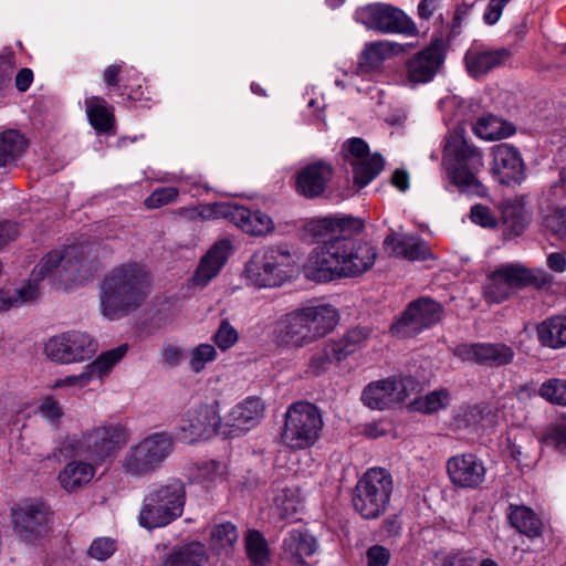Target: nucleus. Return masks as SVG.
<instances>
[{"mask_svg": "<svg viewBox=\"0 0 566 566\" xmlns=\"http://www.w3.org/2000/svg\"><path fill=\"white\" fill-rule=\"evenodd\" d=\"M318 549L316 538L305 528H296L287 532L282 544V558L290 566H310L307 557L313 556Z\"/></svg>", "mask_w": 566, "mask_h": 566, "instance_id": "24", "label": "nucleus"}, {"mask_svg": "<svg viewBox=\"0 0 566 566\" xmlns=\"http://www.w3.org/2000/svg\"><path fill=\"white\" fill-rule=\"evenodd\" d=\"M271 549L268 541L258 531H250V566H269Z\"/></svg>", "mask_w": 566, "mask_h": 566, "instance_id": "47", "label": "nucleus"}, {"mask_svg": "<svg viewBox=\"0 0 566 566\" xmlns=\"http://www.w3.org/2000/svg\"><path fill=\"white\" fill-rule=\"evenodd\" d=\"M342 360H344L342 348L328 340L311 356L306 373L311 376H319L328 370L333 363Z\"/></svg>", "mask_w": 566, "mask_h": 566, "instance_id": "39", "label": "nucleus"}, {"mask_svg": "<svg viewBox=\"0 0 566 566\" xmlns=\"http://www.w3.org/2000/svg\"><path fill=\"white\" fill-rule=\"evenodd\" d=\"M536 331L543 346L554 349L566 346V315L546 318L537 325Z\"/></svg>", "mask_w": 566, "mask_h": 566, "instance_id": "32", "label": "nucleus"}, {"mask_svg": "<svg viewBox=\"0 0 566 566\" xmlns=\"http://www.w3.org/2000/svg\"><path fill=\"white\" fill-rule=\"evenodd\" d=\"M470 219L473 223L484 228H493L496 226V220L491 209L481 203L474 205L471 208Z\"/></svg>", "mask_w": 566, "mask_h": 566, "instance_id": "58", "label": "nucleus"}, {"mask_svg": "<svg viewBox=\"0 0 566 566\" xmlns=\"http://www.w3.org/2000/svg\"><path fill=\"white\" fill-rule=\"evenodd\" d=\"M44 349L50 359L72 364L92 357L97 350V343L85 332L70 331L51 337Z\"/></svg>", "mask_w": 566, "mask_h": 566, "instance_id": "15", "label": "nucleus"}, {"mask_svg": "<svg viewBox=\"0 0 566 566\" xmlns=\"http://www.w3.org/2000/svg\"><path fill=\"white\" fill-rule=\"evenodd\" d=\"M228 467L217 460H200L189 468V478L205 489H211L226 481Z\"/></svg>", "mask_w": 566, "mask_h": 566, "instance_id": "30", "label": "nucleus"}, {"mask_svg": "<svg viewBox=\"0 0 566 566\" xmlns=\"http://www.w3.org/2000/svg\"><path fill=\"white\" fill-rule=\"evenodd\" d=\"M238 539V532L232 523L214 525L210 533V547L218 554H228Z\"/></svg>", "mask_w": 566, "mask_h": 566, "instance_id": "45", "label": "nucleus"}, {"mask_svg": "<svg viewBox=\"0 0 566 566\" xmlns=\"http://www.w3.org/2000/svg\"><path fill=\"white\" fill-rule=\"evenodd\" d=\"M116 549L117 544L115 539L111 537H97L92 542L87 553L90 557L102 562L108 559Z\"/></svg>", "mask_w": 566, "mask_h": 566, "instance_id": "53", "label": "nucleus"}, {"mask_svg": "<svg viewBox=\"0 0 566 566\" xmlns=\"http://www.w3.org/2000/svg\"><path fill=\"white\" fill-rule=\"evenodd\" d=\"M450 401L451 395L449 390L441 388L415 399L412 408L416 411L430 415L446 409L450 405Z\"/></svg>", "mask_w": 566, "mask_h": 566, "instance_id": "44", "label": "nucleus"}, {"mask_svg": "<svg viewBox=\"0 0 566 566\" xmlns=\"http://www.w3.org/2000/svg\"><path fill=\"white\" fill-rule=\"evenodd\" d=\"M313 342L329 334L337 325L339 315L329 304L300 307Z\"/></svg>", "mask_w": 566, "mask_h": 566, "instance_id": "28", "label": "nucleus"}, {"mask_svg": "<svg viewBox=\"0 0 566 566\" xmlns=\"http://www.w3.org/2000/svg\"><path fill=\"white\" fill-rule=\"evenodd\" d=\"M510 57L511 52L505 48L484 49L473 46L465 53L464 61L469 74L479 77L503 65Z\"/></svg>", "mask_w": 566, "mask_h": 566, "instance_id": "27", "label": "nucleus"}, {"mask_svg": "<svg viewBox=\"0 0 566 566\" xmlns=\"http://www.w3.org/2000/svg\"><path fill=\"white\" fill-rule=\"evenodd\" d=\"M392 491L391 473L380 467L369 468L356 483L353 506L366 520L378 518L387 511Z\"/></svg>", "mask_w": 566, "mask_h": 566, "instance_id": "9", "label": "nucleus"}, {"mask_svg": "<svg viewBox=\"0 0 566 566\" xmlns=\"http://www.w3.org/2000/svg\"><path fill=\"white\" fill-rule=\"evenodd\" d=\"M443 165L451 182L461 192L484 196L485 187L478 178L484 168L482 151L469 144L463 128H454L446 139Z\"/></svg>", "mask_w": 566, "mask_h": 566, "instance_id": "4", "label": "nucleus"}, {"mask_svg": "<svg viewBox=\"0 0 566 566\" xmlns=\"http://www.w3.org/2000/svg\"><path fill=\"white\" fill-rule=\"evenodd\" d=\"M454 355L464 361L501 367L512 363L515 354L513 348L504 343H473L457 346Z\"/></svg>", "mask_w": 566, "mask_h": 566, "instance_id": "21", "label": "nucleus"}, {"mask_svg": "<svg viewBox=\"0 0 566 566\" xmlns=\"http://www.w3.org/2000/svg\"><path fill=\"white\" fill-rule=\"evenodd\" d=\"M250 282L258 287L279 286L294 274L295 259L286 250L263 248L251 260Z\"/></svg>", "mask_w": 566, "mask_h": 566, "instance_id": "10", "label": "nucleus"}, {"mask_svg": "<svg viewBox=\"0 0 566 566\" xmlns=\"http://www.w3.org/2000/svg\"><path fill=\"white\" fill-rule=\"evenodd\" d=\"M346 159L348 163L355 159H363L365 156H373V154L369 153L367 143L361 138L354 137L348 139L346 143Z\"/></svg>", "mask_w": 566, "mask_h": 566, "instance_id": "60", "label": "nucleus"}, {"mask_svg": "<svg viewBox=\"0 0 566 566\" xmlns=\"http://www.w3.org/2000/svg\"><path fill=\"white\" fill-rule=\"evenodd\" d=\"M40 416L50 422H57L64 415L61 403L52 396L43 398L38 408Z\"/></svg>", "mask_w": 566, "mask_h": 566, "instance_id": "56", "label": "nucleus"}, {"mask_svg": "<svg viewBox=\"0 0 566 566\" xmlns=\"http://www.w3.org/2000/svg\"><path fill=\"white\" fill-rule=\"evenodd\" d=\"M95 465L84 461H71L59 473L61 486L67 492H75L88 484L95 475Z\"/></svg>", "mask_w": 566, "mask_h": 566, "instance_id": "31", "label": "nucleus"}, {"mask_svg": "<svg viewBox=\"0 0 566 566\" xmlns=\"http://www.w3.org/2000/svg\"><path fill=\"white\" fill-rule=\"evenodd\" d=\"M24 137L14 129L0 134V167L13 163L25 148Z\"/></svg>", "mask_w": 566, "mask_h": 566, "instance_id": "41", "label": "nucleus"}, {"mask_svg": "<svg viewBox=\"0 0 566 566\" xmlns=\"http://www.w3.org/2000/svg\"><path fill=\"white\" fill-rule=\"evenodd\" d=\"M217 358L218 352L213 344L200 343L189 349L188 366L192 373L199 374Z\"/></svg>", "mask_w": 566, "mask_h": 566, "instance_id": "46", "label": "nucleus"}, {"mask_svg": "<svg viewBox=\"0 0 566 566\" xmlns=\"http://www.w3.org/2000/svg\"><path fill=\"white\" fill-rule=\"evenodd\" d=\"M90 375L83 368L81 374L70 375L64 378L56 379L52 385V389L70 388L73 394H76L92 384Z\"/></svg>", "mask_w": 566, "mask_h": 566, "instance_id": "51", "label": "nucleus"}, {"mask_svg": "<svg viewBox=\"0 0 566 566\" xmlns=\"http://www.w3.org/2000/svg\"><path fill=\"white\" fill-rule=\"evenodd\" d=\"M324 420L321 410L307 401L287 407L281 431V443L290 450H305L321 438Z\"/></svg>", "mask_w": 566, "mask_h": 566, "instance_id": "8", "label": "nucleus"}, {"mask_svg": "<svg viewBox=\"0 0 566 566\" xmlns=\"http://www.w3.org/2000/svg\"><path fill=\"white\" fill-rule=\"evenodd\" d=\"M490 171L502 185L521 184L525 179V163L520 150L509 143H501L491 148Z\"/></svg>", "mask_w": 566, "mask_h": 566, "instance_id": "17", "label": "nucleus"}, {"mask_svg": "<svg viewBox=\"0 0 566 566\" xmlns=\"http://www.w3.org/2000/svg\"><path fill=\"white\" fill-rule=\"evenodd\" d=\"M532 277L526 268L521 264H505L493 271L484 287V297L491 303L506 301L516 289L531 282Z\"/></svg>", "mask_w": 566, "mask_h": 566, "instance_id": "16", "label": "nucleus"}, {"mask_svg": "<svg viewBox=\"0 0 566 566\" xmlns=\"http://www.w3.org/2000/svg\"><path fill=\"white\" fill-rule=\"evenodd\" d=\"M515 132L516 128L512 123L493 115L482 116L473 125V133L485 140L507 138Z\"/></svg>", "mask_w": 566, "mask_h": 566, "instance_id": "33", "label": "nucleus"}, {"mask_svg": "<svg viewBox=\"0 0 566 566\" xmlns=\"http://www.w3.org/2000/svg\"><path fill=\"white\" fill-rule=\"evenodd\" d=\"M511 0H490L488 8L483 14V20L486 24L493 25L495 24L501 15L504 7Z\"/></svg>", "mask_w": 566, "mask_h": 566, "instance_id": "63", "label": "nucleus"}, {"mask_svg": "<svg viewBox=\"0 0 566 566\" xmlns=\"http://www.w3.org/2000/svg\"><path fill=\"white\" fill-rule=\"evenodd\" d=\"M390 557L389 549L381 545H373L366 552L367 566H387Z\"/></svg>", "mask_w": 566, "mask_h": 566, "instance_id": "59", "label": "nucleus"}, {"mask_svg": "<svg viewBox=\"0 0 566 566\" xmlns=\"http://www.w3.org/2000/svg\"><path fill=\"white\" fill-rule=\"evenodd\" d=\"M411 44L394 41H375L367 43L359 56L356 73L366 76L378 71L387 59L402 54L411 49Z\"/></svg>", "mask_w": 566, "mask_h": 566, "instance_id": "23", "label": "nucleus"}, {"mask_svg": "<svg viewBox=\"0 0 566 566\" xmlns=\"http://www.w3.org/2000/svg\"><path fill=\"white\" fill-rule=\"evenodd\" d=\"M273 230L274 222L269 214L260 210L250 212V235L263 237L273 232Z\"/></svg>", "mask_w": 566, "mask_h": 566, "instance_id": "54", "label": "nucleus"}, {"mask_svg": "<svg viewBox=\"0 0 566 566\" xmlns=\"http://www.w3.org/2000/svg\"><path fill=\"white\" fill-rule=\"evenodd\" d=\"M305 229L315 238L331 235L307 255L302 270L316 283L359 277L370 271L378 256L377 248L367 240L354 238L365 229L360 218L335 214L310 220Z\"/></svg>", "mask_w": 566, "mask_h": 566, "instance_id": "1", "label": "nucleus"}, {"mask_svg": "<svg viewBox=\"0 0 566 566\" xmlns=\"http://www.w3.org/2000/svg\"><path fill=\"white\" fill-rule=\"evenodd\" d=\"M384 243L394 247V253L408 260H426L430 256V250L427 243L416 237L388 235Z\"/></svg>", "mask_w": 566, "mask_h": 566, "instance_id": "34", "label": "nucleus"}, {"mask_svg": "<svg viewBox=\"0 0 566 566\" xmlns=\"http://www.w3.org/2000/svg\"><path fill=\"white\" fill-rule=\"evenodd\" d=\"M546 440L558 452L566 454V415L551 428Z\"/></svg>", "mask_w": 566, "mask_h": 566, "instance_id": "55", "label": "nucleus"}, {"mask_svg": "<svg viewBox=\"0 0 566 566\" xmlns=\"http://www.w3.org/2000/svg\"><path fill=\"white\" fill-rule=\"evenodd\" d=\"M84 103L90 124L99 133H108L114 125L113 108L98 96L86 97Z\"/></svg>", "mask_w": 566, "mask_h": 566, "instance_id": "35", "label": "nucleus"}, {"mask_svg": "<svg viewBox=\"0 0 566 566\" xmlns=\"http://www.w3.org/2000/svg\"><path fill=\"white\" fill-rule=\"evenodd\" d=\"M442 54L438 46H428L406 62L408 80L413 84L430 82L437 74Z\"/></svg>", "mask_w": 566, "mask_h": 566, "instance_id": "26", "label": "nucleus"}, {"mask_svg": "<svg viewBox=\"0 0 566 566\" xmlns=\"http://www.w3.org/2000/svg\"><path fill=\"white\" fill-rule=\"evenodd\" d=\"M417 388L412 377L390 376L369 382L361 391L360 400L373 410H386L403 402Z\"/></svg>", "mask_w": 566, "mask_h": 566, "instance_id": "14", "label": "nucleus"}, {"mask_svg": "<svg viewBox=\"0 0 566 566\" xmlns=\"http://www.w3.org/2000/svg\"><path fill=\"white\" fill-rule=\"evenodd\" d=\"M546 227L562 241L566 242V207L555 210L546 218Z\"/></svg>", "mask_w": 566, "mask_h": 566, "instance_id": "57", "label": "nucleus"}, {"mask_svg": "<svg viewBox=\"0 0 566 566\" xmlns=\"http://www.w3.org/2000/svg\"><path fill=\"white\" fill-rule=\"evenodd\" d=\"M354 184L358 188L369 185L384 169L385 161L379 154L365 156L363 159L350 160Z\"/></svg>", "mask_w": 566, "mask_h": 566, "instance_id": "36", "label": "nucleus"}, {"mask_svg": "<svg viewBox=\"0 0 566 566\" xmlns=\"http://www.w3.org/2000/svg\"><path fill=\"white\" fill-rule=\"evenodd\" d=\"M274 506L281 518H291L302 509L301 492L297 486L284 488L274 496Z\"/></svg>", "mask_w": 566, "mask_h": 566, "instance_id": "42", "label": "nucleus"}, {"mask_svg": "<svg viewBox=\"0 0 566 566\" xmlns=\"http://www.w3.org/2000/svg\"><path fill=\"white\" fill-rule=\"evenodd\" d=\"M127 350V345H120L102 353L93 363L86 365L84 368L92 381L105 378L113 367L126 355Z\"/></svg>", "mask_w": 566, "mask_h": 566, "instance_id": "40", "label": "nucleus"}, {"mask_svg": "<svg viewBox=\"0 0 566 566\" xmlns=\"http://www.w3.org/2000/svg\"><path fill=\"white\" fill-rule=\"evenodd\" d=\"M511 0H490L488 8L483 14V20L486 24L493 25L495 24L501 15L504 7Z\"/></svg>", "mask_w": 566, "mask_h": 566, "instance_id": "62", "label": "nucleus"}, {"mask_svg": "<svg viewBox=\"0 0 566 566\" xmlns=\"http://www.w3.org/2000/svg\"><path fill=\"white\" fill-rule=\"evenodd\" d=\"M511 0H490L488 8L483 14V20L486 24L493 25L495 24L501 15L504 7Z\"/></svg>", "mask_w": 566, "mask_h": 566, "instance_id": "61", "label": "nucleus"}, {"mask_svg": "<svg viewBox=\"0 0 566 566\" xmlns=\"http://www.w3.org/2000/svg\"><path fill=\"white\" fill-rule=\"evenodd\" d=\"M538 395L553 405L566 407V379L551 378L544 381Z\"/></svg>", "mask_w": 566, "mask_h": 566, "instance_id": "48", "label": "nucleus"}, {"mask_svg": "<svg viewBox=\"0 0 566 566\" xmlns=\"http://www.w3.org/2000/svg\"><path fill=\"white\" fill-rule=\"evenodd\" d=\"M334 176L333 166L318 160L304 166L296 176V191L310 199L317 198L326 191Z\"/></svg>", "mask_w": 566, "mask_h": 566, "instance_id": "22", "label": "nucleus"}, {"mask_svg": "<svg viewBox=\"0 0 566 566\" xmlns=\"http://www.w3.org/2000/svg\"><path fill=\"white\" fill-rule=\"evenodd\" d=\"M266 416L265 402L260 397L250 398V428L259 424Z\"/></svg>", "mask_w": 566, "mask_h": 566, "instance_id": "64", "label": "nucleus"}, {"mask_svg": "<svg viewBox=\"0 0 566 566\" xmlns=\"http://www.w3.org/2000/svg\"><path fill=\"white\" fill-rule=\"evenodd\" d=\"M15 534L24 542H32L46 531L48 510L40 501L24 500L12 509Z\"/></svg>", "mask_w": 566, "mask_h": 566, "instance_id": "19", "label": "nucleus"}, {"mask_svg": "<svg viewBox=\"0 0 566 566\" xmlns=\"http://www.w3.org/2000/svg\"><path fill=\"white\" fill-rule=\"evenodd\" d=\"M272 338L276 346L292 349H300L314 343L300 308L282 315L276 321Z\"/></svg>", "mask_w": 566, "mask_h": 566, "instance_id": "20", "label": "nucleus"}, {"mask_svg": "<svg viewBox=\"0 0 566 566\" xmlns=\"http://www.w3.org/2000/svg\"><path fill=\"white\" fill-rule=\"evenodd\" d=\"M238 337L237 329L224 319L219 325L212 338L218 348L226 352L237 343Z\"/></svg>", "mask_w": 566, "mask_h": 566, "instance_id": "52", "label": "nucleus"}, {"mask_svg": "<svg viewBox=\"0 0 566 566\" xmlns=\"http://www.w3.org/2000/svg\"><path fill=\"white\" fill-rule=\"evenodd\" d=\"M151 292V275L137 262L112 269L99 286V310L108 319L122 318L140 307Z\"/></svg>", "mask_w": 566, "mask_h": 566, "instance_id": "3", "label": "nucleus"}, {"mask_svg": "<svg viewBox=\"0 0 566 566\" xmlns=\"http://www.w3.org/2000/svg\"><path fill=\"white\" fill-rule=\"evenodd\" d=\"M232 252L231 241L222 239L217 241L201 258L192 281L196 285L206 286L213 277H216Z\"/></svg>", "mask_w": 566, "mask_h": 566, "instance_id": "25", "label": "nucleus"}, {"mask_svg": "<svg viewBox=\"0 0 566 566\" xmlns=\"http://www.w3.org/2000/svg\"><path fill=\"white\" fill-rule=\"evenodd\" d=\"M207 560L205 546L195 542L169 554L164 562V566H203Z\"/></svg>", "mask_w": 566, "mask_h": 566, "instance_id": "38", "label": "nucleus"}, {"mask_svg": "<svg viewBox=\"0 0 566 566\" xmlns=\"http://www.w3.org/2000/svg\"><path fill=\"white\" fill-rule=\"evenodd\" d=\"M174 438L161 431L150 433L132 444L120 460L124 474L144 478L156 472L174 451Z\"/></svg>", "mask_w": 566, "mask_h": 566, "instance_id": "7", "label": "nucleus"}, {"mask_svg": "<svg viewBox=\"0 0 566 566\" xmlns=\"http://www.w3.org/2000/svg\"><path fill=\"white\" fill-rule=\"evenodd\" d=\"M506 515L510 525L520 534L528 538H536L542 535L543 522L531 507L510 504Z\"/></svg>", "mask_w": 566, "mask_h": 566, "instance_id": "29", "label": "nucleus"}, {"mask_svg": "<svg viewBox=\"0 0 566 566\" xmlns=\"http://www.w3.org/2000/svg\"><path fill=\"white\" fill-rule=\"evenodd\" d=\"M444 315L443 306L430 297H419L408 304L391 325L390 332L399 338L416 336L438 324Z\"/></svg>", "mask_w": 566, "mask_h": 566, "instance_id": "11", "label": "nucleus"}, {"mask_svg": "<svg viewBox=\"0 0 566 566\" xmlns=\"http://www.w3.org/2000/svg\"><path fill=\"white\" fill-rule=\"evenodd\" d=\"M446 470L451 484L459 489L480 488L486 475L484 462L474 453H460L450 457Z\"/></svg>", "mask_w": 566, "mask_h": 566, "instance_id": "18", "label": "nucleus"}, {"mask_svg": "<svg viewBox=\"0 0 566 566\" xmlns=\"http://www.w3.org/2000/svg\"><path fill=\"white\" fill-rule=\"evenodd\" d=\"M200 214L203 218L227 219L240 229H244L248 226V210L243 206L232 202L206 205L201 208Z\"/></svg>", "mask_w": 566, "mask_h": 566, "instance_id": "37", "label": "nucleus"}, {"mask_svg": "<svg viewBox=\"0 0 566 566\" xmlns=\"http://www.w3.org/2000/svg\"><path fill=\"white\" fill-rule=\"evenodd\" d=\"M129 433L119 422H104L82 433L69 437L61 446L64 457H77L103 463L113 457L128 440Z\"/></svg>", "mask_w": 566, "mask_h": 566, "instance_id": "5", "label": "nucleus"}, {"mask_svg": "<svg viewBox=\"0 0 566 566\" xmlns=\"http://www.w3.org/2000/svg\"><path fill=\"white\" fill-rule=\"evenodd\" d=\"M186 503L185 484L169 479L153 484L146 493L139 513V524L148 530L164 527L182 515Z\"/></svg>", "mask_w": 566, "mask_h": 566, "instance_id": "6", "label": "nucleus"}, {"mask_svg": "<svg viewBox=\"0 0 566 566\" xmlns=\"http://www.w3.org/2000/svg\"><path fill=\"white\" fill-rule=\"evenodd\" d=\"M369 331L365 327H355L348 331L340 339L332 340L334 345L342 348L344 359L356 352L368 338Z\"/></svg>", "mask_w": 566, "mask_h": 566, "instance_id": "49", "label": "nucleus"}, {"mask_svg": "<svg viewBox=\"0 0 566 566\" xmlns=\"http://www.w3.org/2000/svg\"><path fill=\"white\" fill-rule=\"evenodd\" d=\"M97 248L90 242L50 251L34 268L29 283L14 291H0V311L19 307L39 296L38 283L45 277L64 290L88 282L97 270Z\"/></svg>", "mask_w": 566, "mask_h": 566, "instance_id": "2", "label": "nucleus"}, {"mask_svg": "<svg viewBox=\"0 0 566 566\" xmlns=\"http://www.w3.org/2000/svg\"><path fill=\"white\" fill-rule=\"evenodd\" d=\"M354 19L367 29L381 33L418 34L415 22L403 11L386 3H371L358 8Z\"/></svg>", "mask_w": 566, "mask_h": 566, "instance_id": "12", "label": "nucleus"}, {"mask_svg": "<svg viewBox=\"0 0 566 566\" xmlns=\"http://www.w3.org/2000/svg\"><path fill=\"white\" fill-rule=\"evenodd\" d=\"M178 196L179 190L175 187L157 188L145 199V206L148 209H158L175 202Z\"/></svg>", "mask_w": 566, "mask_h": 566, "instance_id": "50", "label": "nucleus"}, {"mask_svg": "<svg viewBox=\"0 0 566 566\" xmlns=\"http://www.w3.org/2000/svg\"><path fill=\"white\" fill-rule=\"evenodd\" d=\"M248 430V400L243 399L231 408L226 417L223 433L228 437H239Z\"/></svg>", "mask_w": 566, "mask_h": 566, "instance_id": "43", "label": "nucleus"}, {"mask_svg": "<svg viewBox=\"0 0 566 566\" xmlns=\"http://www.w3.org/2000/svg\"><path fill=\"white\" fill-rule=\"evenodd\" d=\"M221 417L216 403H203L188 409L180 419L176 437L187 444L210 440L221 428Z\"/></svg>", "mask_w": 566, "mask_h": 566, "instance_id": "13", "label": "nucleus"}]
</instances>
